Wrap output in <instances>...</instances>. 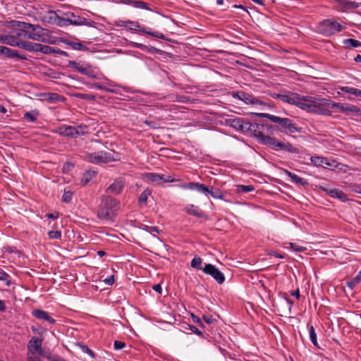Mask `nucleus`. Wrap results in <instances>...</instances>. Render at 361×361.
<instances>
[{
    "instance_id": "nucleus-1",
    "label": "nucleus",
    "mask_w": 361,
    "mask_h": 361,
    "mask_svg": "<svg viewBox=\"0 0 361 361\" xmlns=\"http://www.w3.org/2000/svg\"><path fill=\"white\" fill-rule=\"evenodd\" d=\"M97 211V216L101 219L112 220L119 207V201L116 199L103 195Z\"/></svg>"
},
{
    "instance_id": "nucleus-2",
    "label": "nucleus",
    "mask_w": 361,
    "mask_h": 361,
    "mask_svg": "<svg viewBox=\"0 0 361 361\" xmlns=\"http://www.w3.org/2000/svg\"><path fill=\"white\" fill-rule=\"evenodd\" d=\"M257 116L269 118L271 122L279 124L281 128V131L286 133H295L300 131L293 121L288 118H281L269 114L259 113L256 114Z\"/></svg>"
},
{
    "instance_id": "nucleus-3",
    "label": "nucleus",
    "mask_w": 361,
    "mask_h": 361,
    "mask_svg": "<svg viewBox=\"0 0 361 361\" xmlns=\"http://www.w3.org/2000/svg\"><path fill=\"white\" fill-rule=\"evenodd\" d=\"M26 30L27 39L35 41L44 42L46 41V34L47 30L43 28L39 25H34L25 22L24 28Z\"/></svg>"
},
{
    "instance_id": "nucleus-4",
    "label": "nucleus",
    "mask_w": 361,
    "mask_h": 361,
    "mask_svg": "<svg viewBox=\"0 0 361 361\" xmlns=\"http://www.w3.org/2000/svg\"><path fill=\"white\" fill-rule=\"evenodd\" d=\"M342 26L336 21L327 19L321 22L317 26V30L324 36L329 37L340 32Z\"/></svg>"
},
{
    "instance_id": "nucleus-5",
    "label": "nucleus",
    "mask_w": 361,
    "mask_h": 361,
    "mask_svg": "<svg viewBox=\"0 0 361 361\" xmlns=\"http://www.w3.org/2000/svg\"><path fill=\"white\" fill-rule=\"evenodd\" d=\"M42 20L45 23L56 25L60 27H64L63 24V16L61 11H49L42 17Z\"/></svg>"
},
{
    "instance_id": "nucleus-6",
    "label": "nucleus",
    "mask_w": 361,
    "mask_h": 361,
    "mask_svg": "<svg viewBox=\"0 0 361 361\" xmlns=\"http://www.w3.org/2000/svg\"><path fill=\"white\" fill-rule=\"evenodd\" d=\"M85 159L93 164H100L110 162L114 158L111 153L101 151L87 154Z\"/></svg>"
},
{
    "instance_id": "nucleus-7",
    "label": "nucleus",
    "mask_w": 361,
    "mask_h": 361,
    "mask_svg": "<svg viewBox=\"0 0 361 361\" xmlns=\"http://www.w3.org/2000/svg\"><path fill=\"white\" fill-rule=\"evenodd\" d=\"M267 145L275 150H283L291 153L298 152L297 149L290 143H283L278 141L276 138L267 139Z\"/></svg>"
},
{
    "instance_id": "nucleus-8",
    "label": "nucleus",
    "mask_w": 361,
    "mask_h": 361,
    "mask_svg": "<svg viewBox=\"0 0 361 361\" xmlns=\"http://www.w3.org/2000/svg\"><path fill=\"white\" fill-rule=\"evenodd\" d=\"M42 340L38 337H32L27 343V354H38L45 357L46 354L42 350Z\"/></svg>"
},
{
    "instance_id": "nucleus-9",
    "label": "nucleus",
    "mask_w": 361,
    "mask_h": 361,
    "mask_svg": "<svg viewBox=\"0 0 361 361\" xmlns=\"http://www.w3.org/2000/svg\"><path fill=\"white\" fill-rule=\"evenodd\" d=\"M12 25L16 27L13 33L17 42L20 44L25 43L26 41H25V39H27V34L25 32V27L24 28L25 22L15 20L12 22Z\"/></svg>"
},
{
    "instance_id": "nucleus-10",
    "label": "nucleus",
    "mask_w": 361,
    "mask_h": 361,
    "mask_svg": "<svg viewBox=\"0 0 361 361\" xmlns=\"http://www.w3.org/2000/svg\"><path fill=\"white\" fill-rule=\"evenodd\" d=\"M68 66L71 68L76 69L80 73L87 75L90 78H96L94 71L92 69L89 64L83 63H77L73 61H70Z\"/></svg>"
},
{
    "instance_id": "nucleus-11",
    "label": "nucleus",
    "mask_w": 361,
    "mask_h": 361,
    "mask_svg": "<svg viewBox=\"0 0 361 361\" xmlns=\"http://www.w3.org/2000/svg\"><path fill=\"white\" fill-rule=\"evenodd\" d=\"M202 271L213 277L219 284L223 283L225 281L224 274L211 264H206Z\"/></svg>"
},
{
    "instance_id": "nucleus-12",
    "label": "nucleus",
    "mask_w": 361,
    "mask_h": 361,
    "mask_svg": "<svg viewBox=\"0 0 361 361\" xmlns=\"http://www.w3.org/2000/svg\"><path fill=\"white\" fill-rule=\"evenodd\" d=\"M181 188L183 189L196 190L207 197L209 196V187L202 183L190 182L188 184L182 185Z\"/></svg>"
},
{
    "instance_id": "nucleus-13",
    "label": "nucleus",
    "mask_w": 361,
    "mask_h": 361,
    "mask_svg": "<svg viewBox=\"0 0 361 361\" xmlns=\"http://www.w3.org/2000/svg\"><path fill=\"white\" fill-rule=\"evenodd\" d=\"M128 25L127 28L129 29L130 30H137L138 29H140V30L141 32H145L147 35H149L151 36H153V37H155L157 38L164 39V35L163 34L160 33L159 32H150V31H148L145 27L140 28V25H139L138 23H137V22L128 20Z\"/></svg>"
},
{
    "instance_id": "nucleus-14",
    "label": "nucleus",
    "mask_w": 361,
    "mask_h": 361,
    "mask_svg": "<svg viewBox=\"0 0 361 361\" xmlns=\"http://www.w3.org/2000/svg\"><path fill=\"white\" fill-rule=\"evenodd\" d=\"M124 185L125 181L123 179L118 178L116 179L114 183L107 188L106 192L113 195H118L122 192L124 188Z\"/></svg>"
},
{
    "instance_id": "nucleus-15",
    "label": "nucleus",
    "mask_w": 361,
    "mask_h": 361,
    "mask_svg": "<svg viewBox=\"0 0 361 361\" xmlns=\"http://www.w3.org/2000/svg\"><path fill=\"white\" fill-rule=\"evenodd\" d=\"M62 16L63 24H64V26H67L69 25H76V24L74 22H81L80 20H82V17L77 16L73 12H62Z\"/></svg>"
},
{
    "instance_id": "nucleus-16",
    "label": "nucleus",
    "mask_w": 361,
    "mask_h": 361,
    "mask_svg": "<svg viewBox=\"0 0 361 361\" xmlns=\"http://www.w3.org/2000/svg\"><path fill=\"white\" fill-rule=\"evenodd\" d=\"M311 162L316 166H322L325 169L336 166L335 161L330 162L329 159L322 157H312Z\"/></svg>"
},
{
    "instance_id": "nucleus-17",
    "label": "nucleus",
    "mask_w": 361,
    "mask_h": 361,
    "mask_svg": "<svg viewBox=\"0 0 361 361\" xmlns=\"http://www.w3.org/2000/svg\"><path fill=\"white\" fill-rule=\"evenodd\" d=\"M233 96L234 98H238L246 104H257L259 102L257 99L243 91H239L233 93Z\"/></svg>"
},
{
    "instance_id": "nucleus-18",
    "label": "nucleus",
    "mask_w": 361,
    "mask_h": 361,
    "mask_svg": "<svg viewBox=\"0 0 361 361\" xmlns=\"http://www.w3.org/2000/svg\"><path fill=\"white\" fill-rule=\"evenodd\" d=\"M184 210L190 215H192L198 218H205L206 219H208L207 215L198 207L195 206L194 204L186 205L184 208Z\"/></svg>"
},
{
    "instance_id": "nucleus-19",
    "label": "nucleus",
    "mask_w": 361,
    "mask_h": 361,
    "mask_svg": "<svg viewBox=\"0 0 361 361\" xmlns=\"http://www.w3.org/2000/svg\"><path fill=\"white\" fill-rule=\"evenodd\" d=\"M0 42L12 47H18L20 48L22 47V44H20L17 42L13 33L11 35H1Z\"/></svg>"
},
{
    "instance_id": "nucleus-20",
    "label": "nucleus",
    "mask_w": 361,
    "mask_h": 361,
    "mask_svg": "<svg viewBox=\"0 0 361 361\" xmlns=\"http://www.w3.org/2000/svg\"><path fill=\"white\" fill-rule=\"evenodd\" d=\"M245 120L241 118H230L226 123L232 128L244 132V126L246 123Z\"/></svg>"
},
{
    "instance_id": "nucleus-21",
    "label": "nucleus",
    "mask_w": 361,
    "mask_h": 361,
    "mask_svg": "<svg viewBox=\"0 0 361 361\" xmlns=\"http://www.w3.org/2000/svg\"><path fill=\"white\" fill-rule=\"evenodd\" d=\"M308 100H312V97H300L298 94L294 104L303 110L309 111L310 102Z\"/></svg>"
},
{
    "instance_id": "nucleus-22",
    "label": "nucleus",
    "mask_w": 361,
    "mask_h": 361,
    "mask_svg": "<svg viewBox=\"0 0 361 361\" xmlns=\"http://www.w3.org/2000/svg\"><path fill=\"white\" fill-rule=\"evenodd\" d=\"M257 128H267L269 129L270 127L267 124H259L257 123H250V121H246V123L244 126V133H252L256 130Z\"/></svg>"
},
{
    "instance_id": "nucleus-23",
    "label": "nucleus",
    "mask_w": 361,
    "mask_h": 361,
    "mask_svg": "<svg viewBox=\"0 0 361 361\" xmlns=\"http://www.w3.org/2000/svg\"><path fill=\"white\" fill-rule=\"evenodd\" d=\"M265 130H268L267 128H257L256 130L251 133L259 141V142L267 145V139L272 138L269 135H266L264 133Z\"/></svg>"
},
{
    "instance_id": "nucleus-24",
    "label": "nucleus",
    "mask_w": 361,
    "mask_h": 361,
    "mask_svg": "<svg viewBox=\"0 0 361 361\" xmlns=\"http://www.w3.org/2000/svg\"><path fill=\"white\" fill-rule=\"evenodd\" d=\"M74 131V126H63L59 127L56 130L59 135L70 137H75Z\"/></svg>"
},
{
    "instance_id": "nucleus-25",
    "label": "nucleus",
    "mask_w": 361,
    "mask_h": 361,
    "mask_svg": "<svg viewBox=\"0 0 361 361\" xmlns=\"http://www.w3.org/2000/svg\"><path fill=\"white\" fill-rule=\"evenodd\" d=\"M32 314L38 319H42L48 322L49 324L55 323V320L51 318L47 312L36 310L32 312Z\"/></svg>"
},
{
    "instance_id": "nucleus-26",
    "label": "nucleus",
    "mask_w": 361,
    "mask_h": 361,
    "mask_svg": "<svg viewBox=\"0 0 361 361\" xmlns=\"http://www.w3.org/2000/svg\"><path fill=\"white\" fill-rule=\"evenodd\" d=\"M329 195L337 198L342 202H346L348 200L346 195L343 191L336 188H331V191L329 192Z\"/></svg>"
},
{
    "instance_id": "nucleus-27",
    "label": "nucleus",
    "mask_w": 361,
    "mask_h": 361,
    "mask_svg": "<svg viewBox=\"0 0 361 361\" xmlns=\"http://www.w3.org/2000/svg\"><path fill=\"white\" fill-rule=\"evenodd\" d=\"M338 2L341 8L345 10L357 8L360 6V4L356 1H351L348 0H339Z\"/></svg>"
},
{
    "instance_id": "nucleus-28",
    "label": "nucleus",
    "mask_w": 361,
    "mask_h": 361,
    "mask_svg": "<svg viewBox=\"0 0 361 361\" xmlns=\"http://www.w3.org/2000/svg\"><path fill=\"white\" fill-rule=\"evenodd\" d=\"M42 44L26 42L22 44L21 48L29 51H39L40 52Z\"/></svg>"
},
{
    "instance_id": "nucleus-29",
    "label": "nucleus",
    "mask_w": 361,
    "mask_h": 361,
    "mask_svg": "<svg viewBox=\"0 0 361 361\" xmlns=\"http://www.w3.org/2000/svg\"><path fill=\"white\" fill-rule=\"evenodd\" d=\"M298 94L294 92H288L282 94L281 101L290 104H294Z\"/></svg>"
},
{
    "instance_id": "nucleus-30",
    "label": "nucleus",
    "mask_w": 361,
    "mask_h": 361,
    "mask_svg": "<svg viewBox=\"0 0 361 361\" xmlns=\"http://www.w3.org/2000/svg\"><path fill=\"white\" fill-rule=\"evenodd\" d=\"M285 173L291 178L293 182L297 184H300L301 185H306L308 184L307 181L305 179L298 176L296 174L293 173L290 171L286 170Z\"/></svg>"
},
{
    "instance_id": "nucleus-31",
    "label": "nucleus",
    "mask_w": 361,
    "mask_h": 361,
    "mask_svg": "<svg viewBox=\"0 0 361 361\" xmlns=\"http://www.w3.org/2000/svg\"><path fill=\"white\" fill-rule=\"evenodd\" d=\"M65 43L75 50L86 51L88 49L87 47L81 42L66 40Z\"/></svg>"
},
{
    "instance_id": "nucleus-32",
    "label": "nucleus",
    "mask_w": 361,
    "mask_h": 361,
    "mask_svg": "<svg viewBox=\"0 0 361 361\" xmlns=\"http://www.w3.org/2000/svg\"><path fill=\"white\" fill-rule=\"evenodd\" d=\"M97 171L94 170H87L86 171L82 177L81 183L82 185L87 184L93 177L96 176Z\"/></svg>"
},
{
    "instance_id": "nucleus-33",
    "label": "nucleus",
    "mask_w": 361,
    "mask_h": 361,
    "mask_svg": "<svg viewBox=\"0 0 361 361\" xmlns=\"http://www.w3.org/2000/svg\"><path fill=\"white\" fill-rule=\"evenodd\" d=\"M146 178L151 183H159L164 179V175L149 173L146 174Z\"/></svg>"
},
{
    "instance_id": "nucleus-34",
    "label": "nucleus",
    "mask_w": 361,
    "mask_h": 361,
    "mask_svg": "<svg viewBox=\"0 0 361 361\" xmlns=\"http://www.w3.org/2000/svg\"><path fill=\"white\" fill-rule=\"evenodd\" d=\"M343 43L348 49L361 47V42L355 39H344Z\"/></svg>"
},
{
    "instance_id": "nucleus-35",
    "label": "nucleus",
    "mask_w": 361,
    "mask_h": 361,
    "mask_svg": "<svg viewBox=\"0 0 361 361\" xmlns=\"http://www.w3.org/2000/svg\"><path fill=\"white\" fill-rule=\"evenodd\" d=\"M310 102H314L319 105L320 107H330L331 105V102L329 99L324 98H312V100H309Z\"/></svg>"
},
{
    "instance_id": "nucleus-36",
    "label": "nucleus",
    "mask_w": 361,
    "mask_h": 361,
    "mask_svg": "<svg viewBox=\"0 0 361 361\" xmlns=\"http://www.w3.org/2000/svg\"><path fill=\"white\" fill-rule=\"evenodd\" d=\"M74 132L75 135V137L78 135H85L88 133L89 128L85 125H78L76 126H74Z\"/></svg>"
},
{
    "instance_id": "nucleus-37",
    "label": "nucleus",
    "mask_w": 361,
    "mask_h": 361,
    "mask_svg": "<svg viewBox=\"0 0 361 361\" xmlns=\"http://www.w3.org/2000/svg\"><path fill=\"white\" fill-rule=\"evenodd\" d=\"M308 112H312L317 114H324V109L319 106L317 103L314 102H310V106Z\"/></svg>"
},
{
    "instance_id": "nucleus-38",
    "label": "nucleus",
    "mask_w": 361,
    "mask_h": 361,
    "mask_svg": "<svg viewBox=\"0 0 361 361\" xmlns=\"http://www.w3.org/2000/svg\"><path fill=\"white\" fill-rule=\"evenodd\" d=\"M39 116V112L37 110H34L32 111H27L25 113L24 118L30 122H35L37 120V116Z\"/></svg>"
},
{
    "instance_id": "nucleus-39",
    "label": "nucleus",
    "mask_w": 361,
    "mask_h": 361,
    "mask_svg": "<svg viewBox=\"0 0 361 361\" xmlns=\"http://www.w3.org/2000/svg\"><path fill=\"white\" fill-rule=\"evenodd\" d=\"M361 281V271L358 273V274L351 279L350 281L347 282V286L353 290L360 282Z\"/></svg>"
},
{
    "instance_id": "nucleus-40",
    "label": "nucleus",
    "mask_w": 361,
    "mask_h": 361,
    "mask_svg": "<svg viewBox=\"0 0 361 361\" xmlns=\"http://www.w3.org/2000/svg\"><path fill=\"white\" fill-rule=\"evenodd\" d=\"M212 196L214 198L216 199H222L223 194L222 192L218 189L214 188H209V196Z\"/></svg>"
},
{
    "instance_id": "nucleus-41",
    "label": "nucleus",
    "mask_w": 361,
    "mask_h": 361,
    "mask_svg": "<svg viewBox=\"0 0 361 361\" xmlns=\"http://www.w3.org/2000/svg\"><path fill=\"white\" fill-rule=\"evenodd\" d=\"M152 191L149 188L145 189L139 197V204H145L147 201L148 197L151 195Z\"/></svg>"
},
{
    "instance_id": "nucleus-42",
    "label": "nucleus",
    "mask_w": 361,
    "mask_h": 361,
    "mask_svg": "<svg viewBox=\"0 0 361 361\" xmlns=\"http://www.w3.org/2000/svg\"><path fill=\"white\" fill-rule=\"evenodd\" d=\"M5 49L6 50H4V55H5L9 58L18 57V58L23 59V56H20L18 55V51L16 50L11 49L6 47H5Z\"/></svg>"
},
{
    "instance_id": "nucleus-43",
    "label": "nucleus",
    "mask_w": 361,
    "mask_h": 361,
    "mask_svg": "<svg viewBox=\"0 0 361 361\" xmlns=\"http://www.w3.org/2000/svg\"><path fill=\"white\" fill-rule=\"evenodd\" d=\"M360 111H361V109H360L355 105L348 104H345L344 113L351 112V113H354V114H356L360 116Z\"/></svg>"
},
{
    "instance_id": "nucleus-44",
    "label": "nucleus",
    "mask_w": 361,
    "mask_h": 361,
    "mask_svg": "<svg viewBox=\"0 0 361 361\" xmlns=\"http://www.w3.org/2000/svg\"><path fill=\"white\" fill-rule=\"evenodd\" d=\"M191 267L195 269L202 270L204 267H202V259L195 256L191 261Z\"/></svg>"
},
{
    "instance_id": "nucleus-45",
    "label": "nucleus",
    "mask_w": 361,
    "mask_h": 361,
    "mask_svg": "<svg viewBox=\"0 0 361 361\" xmlns=\"http://www.w3.org/2000/svg\"><path fill=\"white\" fill-rule=\"evenodd\" d=\"M309 334H310V339L313 343L314 346L318 345V343L317 341V334L313 326H309Z\"/></svg>"
},
{
    "instance_id": "nucleus-46",
    "label": "nucleus",
    "mask_w": 361,
    "mask_h": 361,
    "mask_svg": "<svg viewBox=\"0 0 361 361\" xmlns=\"http://www.w3.org/2000/svg\"><path fill=\"white\" fill-rule=\"evenodd\" d=\"M81 22H74L76 25H87L88 27H95L96 23L93 20H88L85 18H82V20H80Z\"/></svg>"
},
{
    "instance_id": "nucleus-47",
    "label": "nucleus",
    "mask_w": 361,
    "mask_h": 361,
    "mask_svg": "<svg viewBox=\"0 0 361 361\" xmlns=\"http://www.w3.org/2000/svg\"><path fill=\"white\" fill-rule=\"evenodd\" d=\"M131 5L135 8L149 10V7L147 3L142 1H133L131 3Z\"/></svg>"
},
{
    "instance_id": "nucleus-48",
    "label": "nucleus",
    "mask_w": 361,
    "mask_h": 361,
    "mask_svg": "<svg viewBox=\"0 0 361 361\" xmlns=\"http://www.w3.org/2000/svg\"><path fill=\"white\" fill-rule=\"evenodd\" d=\"M73 196V192H71L69 190H64L63 196H62V201L66 203H69L71 201Z\"/></svg>"
},
{
    "instance_id": "nucleus-49",
    "label": "nucleus",
    "mask_w": 361,
    "mask_h": 361,
    "mask_svg": "<svg viewBox=\"0 0 361 361\" xmlns=\"http://www.w3.org/2000/svg\"><path fill=\"white\" fill-rule=\"evenodd\" d=\"M54 51V47L48 45L42 44L40 52L46 54H52Z\"/></svg>"
},
{
    "instance_id": "nucleus-50",
    "label": "nucleus",
    "mask_w": 361,
    "mask_h": 361,
    "mask_svg": "<svg viewBox=\"0 0 361 361\" xmlns=\"http://www.w3.org/2000/svg\"><path fill=\"white\" fill-rule=\"evenodd\" d=\"M9 275L3 270H0V281H6L7 286H10L11 281Z\"/></svg>"
},
{
    "instance_id": "nucleus-51",
    "label": "nucleus",
    "mask_w": 361,
    "mask_h": 361,
    "mask_svg": "<svg viewBox=\"0 0 361 361\" xmlns=\"http://www.w3.org/2000/svg\"><path fill=\"white\" fill-rule=\"evenodd\" d=\"M49 238L51 240L60 239L61 237V232L60 231H51L48 233Z\"/></svg>"
},
{
    "instance_id": "nucleus-52",
    "label": "nucleus",
    "mask_w": 361,
    "mask_h": 361,
    "mask_svg": "<svg viewBox=\"0 0 361 361\" xmlns=\"http://www.w3.org/2000/svg\"><path fill=\"white\" fill-rule=\"evenodd\" d=\"M45 357L50 361H66L63 357L57 355L47 354Z\"/></svg>"
},
{
    "instance_id": "nucleus-53",
    "label": "nucleus",
    "mask_w": 361,
    "mask_h": 361,
    "mask_svg": "<svg viewBox=\"0 0 361 361\" xmlns=\"http://www.w3.org/2000/svg\"><path fill=\"white\" fill-rule=\"evenodd\" d=\"M290 247L292 250L295 252H303L306 250L305 247L298 245L293 243H290Z\"/></svg>"
},
{
    "instance_id": "nucleus-54",
    "label": "nucleus",
    "mask_w": 361,
    "mask_h": 361,
    "mask_svg": "<svg viewBox=\"0 0 361 361\" xmlns=\"http://www.w3.org/2000/svg\"><path fill=\"white\" fill-rule=\"evenodd\" d=\"M346 104L332 102L331 105V109H338L340 111L345 112V106Z\"/></svg>"
},
{
    "instance_id": "nucleus-55",
    "label": "nucleus",
    "mask_w": 361,
    "mask_h": 361,
    "mask_svg": "<svg viewBox=\"0 0 361 361\" xmlns=\"http://www.w3.org/2000/svg\"><path fill=\"white\" fill-rule=\"evenodd\" d=\"M254 190L253 186L251 185H239L238 191L246 193Z\"/></svg>"
},
{
    "instance_id": "nucleus-56",
    "label": "nucleus",
    "mask_w": 361,
    "mask_h": 361,
    "mask_svg": "<svg viewBox=\"0 0 361 361\" xmlns=\"http://www.w3.org/2000/svg\"><path fill=\"white\" fill-rule=\"evenodd\" d=\"M38 354H27V361H41L40 357Z\"/></svg>"
},
{
    "instance_id": "nucleus-57",
    "label": "nucleus",
    "mask_w": 361,
    "mask_h": 361,
    "mask_svg": "<svg viewBox=\"0 0 361 361\" xmlns=\"http://www.w3.org/2000/svg\"><path fill=\"white\" fill-rule=\"evenodd\" d=\"M355 89V87H348V86H344V87H340V90L341 91L347 92V93H349L350 94H354Z\"/></svg>"
},
{
    "instance_id": "nucleus-58",
    "label": "nucleus",
    "mask_w": 361,
    "mask_h": 361,
    "mask_svg": "<svg viewBox=\"0 0 361 361\" xmlns=\"http://www.w3.org/2000/svg\"><path fill=\"white\" fill-rule=\"evenodd\" d=\"M114 345V348L116 350H121L125 347L126 344H125V343H123L122 341H115Z\"/></svg>"
},
{
    "instance_id": "nucleus-59",
    "label": "nucleus",
    "mask_w": 361,
    "mask_h": 361,
    "mask_svg": "<svg viewBox=\"0 0 361 361\" xmlns=\"http://www.w3.org/2000/svg\"><path fill=\"white\" fill-rule=\"evenodd\" d=\"M203 319L209 324L214 323L216 320L211 315H204Z\"/></svg>"
},
{
    "instance_id": "nucleus-60",
    "label": "nucleus",
    "mask_w": 361,
    "mask_h": 361,
    "mask_svg": "<svg viewBox=\"0 0 361 361\" xmlns=\"http://www.w3.org/2000/svg\"><path fill=\"white\" fill-rule=\"evenodd\" d=\"M104 281L105 282L106 284L112 285L114 283V281H115L114 276H111L105 279L104 280Z\"/></svg>"
},
{
    "instance_id": "nucleus-61",
    "label": "nucleus",
    "mask_w": 361,
    "mask_h": 361,
    "mask_svg": "<svg viewBox=\"0 0 361 361\" xmlns=\"http://www.w3.org/2000/svg\"><path fill=\"white\" fill-rule=\"evenodd\" d=\"M190 329L195 334L200 336L202 335V331H200L196 326H190Z\"/></svg>"
},
{
    "instance_id": "nucleus-62",
    "label": "nucleus",
    "mask_w": 361,
    "mask_h": 361,
    "mask_svg": "<svg viewBox=\"0 0 361 361\" xmlns=\"http://www.w3.org/2000/svg\"><path fill=\"white\" fill-rule=\"evenodd\" d=\"M153 290H155L156 292L159 293H161V286L160 284H156L154 286H153L152 287Z\"/></svg>"
},
{
    "instance_id": "nucleus-63",
    "label": "nucleus",
    "mask_w": 361,
    "mask_h": 361,
    "mask_svg": "<svg viewBox=\"0 0 361 361\" xmlns=\"http://www.w3.org/2000/svg\"><path fill=\"white\" fill-rule=\"evenodd\" d=\"M128 21H126V20H120L118 23V25L120 26V27H128Z\"/></svg>"
},
{
    "instance_id": "nucleus-64",
    "label": "nucleus",
    "mask_w": 361,
    "mask_h": 361,
    "mask_svg": "<svg viewBox=\"0 0 361 361\" xmlns=\"http://www.w3.org/2000/svg\"><path fill=\"white\" fill-rule=\"evenodd\" d=\"M6 310V307L5 305V302L0 300V311L5 312Z\"/></svg>"
}]
</instances>
